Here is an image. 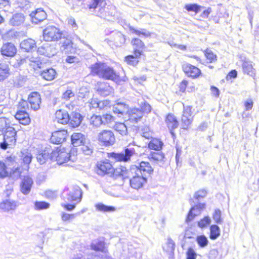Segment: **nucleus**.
<instances>
[{
    "instance_id": "nucleus-10",
    "label": "nucleus",
    "mask_w": 259,
    "mask_h": 259,
    "mask_svg": "<svg viewBox=\"0 0 259 259\" xmlns=\"http://www.w3.org/2000/svg\"><path fill=\"white\" fill-rule=\"evenodd\" d=\"M63 196L68 201H80L82 197V191L78 186H74L71 189H65L63 191Z\"/></svg>"
},
{
    "instance_id": "nucleus-1",
    "label": "nucleus",
    "mask_w": 259,
    "mask_h": 259,
    "mask_svg": "<svg viewBox=\"0 0 259 259\" xmlns=\"http://www.w3.org/2000/svg\"><path fill=\"white\" fill-rule=\"evenodd\" d=\"M92 72L106 79L114 81L117 84H121L127 80L126 76H120L113 68L101 62L96 63L91 66Z\"/></svg>"
},
{
    "instance_id": "nucleus-30",
    "label": "nucleus",
    "mask_w": 259,
    "mask_h": 259,
    "mask_svg": "<svg viewBox=\"0 0 259 259\" xmlns=\"http://www.w3.org/2000/svg\"><path fill=\"white\" fill-rule=\"evenodd\" d=\"M129 110L128 105L123 102H117L113 107V111L118 116L127 113Z\"/></svg>"
},
{
    "instance_id": "nucleus-12",
    "label": "nucleus",
    "mask_w": 259,
    "mask_h": 259,
    "mask_svg": "<svg viewBox=\"0 0 259 259\" xmlns=\"http://www.w3.org/2000/svg\"><path fill=\"white\" fill-rule=\"evenodd\" d=\"M106 3L104 0H91L88 5L89 9L96 15L101 17L104 16Z\"/></svg>"
},
{
    "instance_id": "nucleus-44",
    "label": "nucleus",
    "mask_w": 259,
    "mask_h": 259,
    "mask_svg": "<svg viewBox=\"0 0 259 259\" xmlns=\"http://www.w3.org/2000/svg\"><path fill=\"white\" fill-rule=\"evenodd\" d=\"M210 238L211 240H215L220 235V229L216 225H212L210 227Z\"/></svg>"
},
{
    "instance_id": "nucleus-29",
    "label": "nucleus",
    "mask_w": 259,
    "mask_h": 259,
    "mask_svg": "<svg viewBox=\"0 0 259 259\" xmlns=\"http://www.w3.org/2000/svg\"><path fill=\"white\" fill-rule=\"evenodd\" d=\"M20 46L22 50L27 52L34 51L36 48L35 41L31 38L23 40L20 43Z\"/></svg>"
},
{
    "instance_id": "nucleus-60",
    "label": "nucleus",
    "mask_w": 259,
    "mask_h": 259,
    "mask_svg": "<svg viewBox=\"0 0 259 259\" xmlns=\"http://www.w3.org/2000/svg\"><path fill=\"white\" fill-rule=\"evenodd\" d=\"M205 56L210 62H212L217 60V56L212 52L209 50H206L205 53Z\"/></svg>"
},
{
    "instance_id": "nucleus-54",
    "label": "nucleus",
    "mask_w": 259,
    "mask_h": 259,
    "mask_svg": "<svg viewBox=\"0 0 259 259\" xmlns=\"http://www.w3.org/2000/svg\"><path fill=\"white\" fill-rule=\"evenodd\" d=\"M32 155L28 151L22 152V158L23 162L26 164H29L32 160Z\"/></svg>"
},
{
    "instance_id": "nucleus-18",
    "label": "nucleus",
    "mask_w": 259,
    "mask_h": 259,
    "mask_svg": "<svg viewBox=\"0 0 259 259\" xmlns=\"http://www.w3.org/2000/svg\"><path fill=\"white\" fill-rule=\"evenodd\" d=\"M128 119L127 120L129 122L137 123L141 120L143 116L142 111L139 108H133L129 109L127 113Z\"/></svg>"
},
{
    "instance_id": "nucleus-48",
    "label": "nucleus",
    "mask_w": 259,
    "mask_h": 259,
    "mask_svg": "<svg viewBox=\"0 0 259 259\" xmlns=\"http://www.w3.org/2000/svg\"><path fill=\"white\" fill-rule=\"evenodd\" d=\"M103 119L101 116L94 115L90 118V123L93 125L98 127L103 123Z\"/></svg>"
},
{
    "instance_id": "nucleus-16",
    "label": "nucleus",
    "mask_w": 259,
    "mask_h": 259,
    "mask_svg": "<svg viewBox=\"0 0 259 259\" xmlns=\"http://www.w3.org/2000/svg\"><path fill=\"white\" fill-rule=\"evenodd\" d=\"M205 206L204 203H199L192 206L188 214L186 220V222L192 221L196 216L200 214L201 211L205 208Z\"/></svg>"
},
{
    "instance_id": "nucleus-31",
    "label": "nucleus",
    "mask_w": 259,
    "mask_h": 259,
    "mask_svg": "<svg viewBox=\"0 0 259 259\" xmlns=\"http://www.w3.org/2000/svg\"><path fill=\"white\" fill-rule=\"evenodd\" d=\"M132 44L134 48L135 56L137 57H139L145 48L144 42L139 38H135L132 39Z\"/></svg>"
},
{
    "instance_id": "nucleus-15",
    "label": "nucleus",
    "mask_w": 259,
    "mask_h": 259,
    "mask_svg": "<svg viewBox=\"0 0 259 259\" xmlns=\"http://www.w3.org/2000/svg\"><path fill=\"white\" fill-rule=\"evenodd\" d=\"M53 152L50 145L46 146L44 149H41L36 155L37 161L40 164L45 163L49 159H51L50 156Z\"/></svg>"
},
{
    "instance_id": "nucleus-46",
    "label": "nucleus",
    "mask_w": 259,
    "mask_h": 259,
    "mask_svg": "<svg viewBox=\"0 0 259 259\" xmlns=\"http://www.w3.org/2000/svg\"><path fill=\"white\" fill-rule=\"evenodd\" d=\"M8 119L4 117L0 118V131L3 132L5 131L4 133H6L8 131V128H11L16 131L15 128L12 126H10L9 123L8 122Z\"/></svg>"
},
{
    "instance_id": "nucleus-23",
    "label": "nucleus",
    "mask_w": 259,
    "mask_h": 259,
    "mask_svg": "<svg viewBox=\"0 0 259 259\" xmlns=\"http://www.w3.org/2000/svg\"><path fill=\"white\" fill-rule=\"evenodd\" d=\"M182 68L187 76L193 78L198 77L200 73L199 68L188 63H184Z\"/></svg>"
},
{
    "instance_id": "nucleus-14",
    "label": "nucleus",
    "mask_w": 259,
    "mask_h": 259,
    "mask_svg": "<svg viewBox=\"0 0 259 259\" xmlns=\"http://www.w3.org/2000/svg\"><path fill=\"white\" fill-rule=\"evenodd\" d=\"M37 52L40 55L51 57L57 54V49L56 45L46 42L38 48Z\"/></svg>"
},
{
    "instance_id": "nucleus-59",
    "label": "nucleus",
    "mask_w": 259,
    "mask_h": 259,
    "mask_svg": "<svg viewBox=\"0 0 259 259\" xmlns=\"http://www.w3.org/2000/svg\"><path fill=\"white\" fill-rule=\"evenodd\" d=\"M74 93L70 88H67V90L63 94L62 98L65 100H68L74 97Z\"/></svg>"
},
{
    "instance_id": "nucleus-8",
    "label": "nucleus",
    "mask_w": 259,
    "mask_h": 259,
    "mask_svg": "<svg viewBox=\"0 0 259 259\" xmlns=\"http://www.w3.org/2000/svg\"><path fill=\"white\" fill-rule=\"evenodd\" d=\"M130 145L124 149L120 153L112 152L109 154V157L117 161L127 162L131 159V157L135 154L134 148L130 147Z\"/></svg>"
},
{
    "instance_id": "nucleus-58",
    "label": "nucleus",
    "mask_w": 259,
    "mask_h": 259,
    "mask_svg": "<svg viewBox=\"0 0 259 259\" xmlns=\"http://www.w3.org/2000/svg\"><path fill=\"white\" fill-rule=\"evenodd\" d=\"M110 106V102L109 100L99 101L98 109L101 110H106Z\"/></svg>"
},
{
    "instance_id": "nucleus-3",
    "label": "nucleus",
    "mask_w": 259,
    "mask_h": 259,
    "mask_svg": "<svg viewBox=\"0 0 259 259\" xmlns=\"http://www.w3.org/2000/svg\"><path fill=\"white\" fill-rule=\"evenodd\" d=\"M124 170H119V171H123V176L125 179H128L133 174L146 176L147 178L153 172V168L148 162L141 161L139 165H133L127 168L125 166ZM119 171V170H118Z\"/></svg>"
},
{
    "instance_id": "nucleus-42",
    "label": "nucleus",
    "mask_w": 259,
    "mask_h": 259,
    "mask_svg": "<svg viewBox=\"0 0 259 259\" xmlns=\"http://www.w3.org/2000/svg\"><path fill=\"white\" fill-rule=\"evenodd\" d=\"M163 249L168 254H173L175 249L174 241L170 238H168L166 243L163 246Z\"/></svg>"
},
{
    "instance_id": "nucleus-6",
    "label": "nucleus",
    "mask_w": 259,
    "mask_h": 259,
    "mask_svg": "<svg viewBox=\"0 0 259 259\" xmlns=\"http://www.w3.org/2000/svg\"><path fill=\"white\" fill-rule=\"evenodd\" d=\"M17 132L11 128H8L6 133L0 135V148L6 150L15 145Z\"/></svg>"
},
{
    "instance_id": "nucleus-40",
    "label": "nucleus",
    "mask_w": 259,
    "mask_h": 259,
    "mask_svg": "<svg viewBox=\"0 0 259 259\" xmlns=\"http://www.w3.org/2000/svg\"><path fill=\"white\" fill-rule=\"evenodd\" d=\"M242 69L244 73L253 76L254 75L255 70L253 69L252 62L250 61L244 60L242 63Z\"/></svg>"
},
{
    "instance_id": "nucleus-39",
    "label": "nucleus",
    "mask_w": 259,
    "mask_h": 259,
    "mask_svg": "<svg viewBox=\"0 0 259 259\" xmlns=\"http://www.w3.org/2000/svg\"><path fill=\"white\" fill-rule=\"evenodd\" d=\"M113 41L115 45L117 47L121 46L125 41V35L120 32H115L112 34Z\"/></svg>"
},
{
    "instance_id": "nucleus-62",
    "label": "nucleus",
    "mask_w": 259,
    "mask_h": 259,
    "mask_svg": "<svg viewBox=\"0 0 259 259\" xmlns=\"http://www.w3.org/2000/svg\"><path fill=\"white\" fill-rule=\"evenodd\" d=\"M26 59H27V56L25 57H22L20 56H16V60H17V64H15L14 65L18 67L24 64L26 65Z\"/></svg>"
},
{
    "instance_id": "nucleus-55",
    "label": "nucleus",
    "mask_w": 259,
    "mask_h": 259,
    "mask_svg": "<svg viewBox=\"0 0 259 259\" xmlns=\"http://www.w3.org/2000/svg\"><path fill=\"white\" fill-rule=\"evenodd\" d=\"M130 29L131 31H132L133 33H135L136 35L140 36L141 34L146 36V37H149L151 35V33L147 31L146 29H143L141 30H136L133 27H130Z\"/></svg>"
},
{
    "instance_id": "nucleus-37",
    "label": "nucleus",
    "mask_w": 259,
    "mask_h": 259,
    "mask_svg": "<svg viewBox=\"0 0 259 259\" xmlns=\"http://www.w3.org/2000/svg\"><path fill=\"white\" fill-rule=\"evenodd\" d=\"M148 158L150 161L159 164V163H163L165 157L163 153L159 151H157L156 152H151L148 154Z\"/></svg>"
},
{
    "instance_id": "nucleus-22",
    "label": "nucleus",
    "mask_w": 259,
    "mask_h": 259,
    "mask_svg": "<svg viewBox=\"0 0 259 259\" xmlns=\"http://www.w3.org/2000/svg\"><path fill=\"white\" fill-rule=\"evenodd\" d=\"M165 123L170 131V133L172 136L174 137L175 136V134L174 130L177 128L179 125V122L177 120L176 116L172 114L169 113L167 116L165 120Z\"/></svg>"
},
{
    "instance_id": "nucleus-28",
    "label": "nucleus",
    "mask_w": 259,
    "mask_h": 259,
    "mask_svg": "<svg viewBox=\"0 0 259 259\" xmlns=\"http://www.w3.org/2000/svg\"><path fill=\"white\" fill-rule=\"evenodd\" d=\"M69 121L68 123L72 127H78L81 123L83 116L77 112L72 111L70 114H69Z\"/></svg>"
},
{
    "instance_id": "nucleus-36",
    "label": "nucleus",
    "mask_w": 259,
    "mask_h": 259,
    "mask_svg": "<svg viewBox=\"0 0 259 259\" xmlns=\"http://www.w3.org/2000/svg\"><path fill=\"white\" fill-rule=\"evenodd\" d=\"M27 65L30 66L34 70H36L38 68H41L42 62L40 60V58L37 56L28 55L27 56V59H26Z\"/></svg>"
},
{
    "instance_id": "nucleus-9",
    "label": "nucleus",
    "mask_w": 259,
    "mask_h": 259,
    "mask_svg": "<svg viewBox=\"0 0 259 259\" xmlns=\"http://www.w3.org/2000/svg\"><path fill=\"white\" fill-rule=\"evenodd\" d=\"M62 33L54 26H49L43 30V37L45 41H56L61 38Z\"/></svg>"
},
{
    "instance_id": "nucleus-7",
    "label": "nucleus",
    "mask_w": 259,
    "mask_h": 259,
    "mask_svg": "<svg viewBox=\"0 0 259 259\" xmlns=\"http://www.w3.org/2000/svg\"><path fill=\"white\" fill-rule=\"evenodd\" d=\"M21 172L20 167L14 166L13 168H10L4 162L0 161V178L10 177L13 179H17L20 177Z\"/></svg>"
},
{
    "instance_id": "nucleus-43",
    "label": "nucleus",
    "mask_w": 259,
    "mask_h": 259,
    "mask_svg": "<svg viewBox=\"0 0 259 259\" xmlns=\"http://www.w3.org/2000/svg\"><path fill=\"white\" fill-rule=\"evenodd\" d=\"M163 146V143L157 139H152L148 144V147L150 149L156 151H159L161 149Z\"/></svg>"
},
{
    "instance_id": "nucleus-11",
    "label": "nucleus",
    "mask_w": 259,
    "mask_h": 259,
    "mask_svg": "<svg viewBox=\"0 0 259 259\" xmlns=\"http://www.w3.org/2000/svg\"><path fill=\"white\" fill-rule=\"evenodd\" d=\"M99 141L106 146L113 145L115 142L113 133L109 130H103L98 136Z\"/></svg>"
},
{
    "instance_id": "nucleus-57",
    "label": "nucleus",
    "mask_w": 259,
    "mask_h": 259,
    "mask_svg": "<svg viewBox=\"0 0 259 259\" xmlns=\"http://www.w3.org/2000/svg\"><path fill=\"white\" fill-rule=\"evenodd\" d=\"M207 191L204 189H202L198 191L195 192L194 198L195 200L198 201L200 200L201 199L204 198L207 195Z\"/></svg>"
},
{
    "instance_id": "nucleus-51",
    "label": "nucleus",
    "mask_w": 259,
    "mask_h": 259,
    "mask_svg": "<svg viewBox=\"0 0 259 259\" xmlns=\"http://www.w3.org/2000/svg\"><path fill=\"white\" fill-rule=\"evenodd\" d=\"M49 207L50 204L45 201H36L34 203V208L36 210L45 209Z\"/></svg>"
},
{
    "instance_id": "nucleus-38",
    "label": "nucleus",
    "mask_w": 259,
    "mask_h": 259,
    "mask_svg": "<svg viewBox=\"0 0 259 259\" xmlns=\"http://www.w3.org/2000/svg\"><path fill=\"white\" fill-rule=\"evenodd\" d=\"M57 74L56 70L52 67L46 68L41 71L40 76L48 81H51L55 79Z\"/></svg>"
},
{
    "instance_id": "nucleus-52",
    "label": "nucleus",
    "mask_w": 259,
    "mask_h": 259,
    "mask_svg": "<svg viewBox=\"0 0 259 259\" xmlns=\"http://www.w3.org/2000/svg\"><path fill=\"white\" fill-rule=\"evenodd\" d=\"M137 57L134 55H128L125 57V61L127 64L132 66H136L139 62Z\"/></svg>"
},
{
    "instance_id": "nucleus-56",
    "label": "nucleus",
    "mask_w": 259,
    "mask_h": 259,
    "mask_svg": "<svg viewBox=\"0 0 259 259\" xmlns=\"http://www.w3.org/2000/svg\"><path fill=\"white\" fill-rule=\"evenodd\" d=\"M221 214V211L219 209H215L213 213L212 218L216 223L220 224L222 223Z\"/></svg>"
},
{
    "instance_id": "nucleus-61",
    "label": "nucleus",
    "mask_w": 259,
    "mask_h": 259,
    "mask_svg": "<svg viewBox=\"0 0 259 259\" xmlns=\"http://www.w3.org/2000/svg\"><path fill=\"white\" fill-rule=\"evenodd\" d=\"M140 109L142 111V114H144V113H149L151 111V107L148 103L144 102L141 103Z\"/></svg>"
},
{
    "instance_id": "nucleus-26",
    "label": "nucleus",
    "mask_w": 259,
    "mask_h": 259,
    "mask_svg": "<svg viewBox=\"0 0 259 259\" xmlns=\"http://www.w3.org/2000/svg\"><path fill=\"white\" fill-rule=\"evenodd\" d=\"M71 144L74 147L86 144L87 140L85 135L81 133H73L71 137Z\"/></svg>"
},
{
    "instance_id": "nucleus-32",
    "label": "nucleus",
    "mask_w": 259,
    "mask_h": 259,
    "mask_svg": "<svg viewBox=\"0 0 259 259\" xmlns=\"http://www.w3.org/2000/svg\"><path fill=\"white\" fill-rule=\"evenodd\" d=\"M56 119L58 123L61 124L68 123L69 121V114L67 111L60 109L56 112Z\"/></svg>"
},
{
    "instance_id": "nucleus-17",
    "label": "nucleus",
    "mask_w": 259,
    "mask_h": 259,
    "mask_svg": "<svg viewBox=\"0 0 259 259\" xmlns=\"http://www.w3.org/2000/svg\"><path fill=\"white\" fill-rule=\"evenodd\" d=\"M67 136L66 130H60L54 132L50 138L51 142L54 144H60L65 141Z\"/></svg>"
},
{
    "instance_id": "nucleus-47",
    "label": "nucleus",
    "mask_w": 259,
    "mask_h": 259,
    "mask_svg": "<svg viewBox=\"0 0 259 259\" xmlns=\"http://www.w3.org/2000/svg\"><path fill=\"white\" fill-rule=\"evenodd\" d=\"M81 150L84 154L91 155L93 152V147L90 142L87 141L86 144L81 145Z\"/></svg>"
},
{
    "instance_id": "nucleus-33",
    "label": "nucleus",
    "mask_w": 259,
    "mask_h": 259,
    "mask_svg": "<svg viewBox=\"0 0 259 259\" xmlns=\"http://www.w3.org/2000/svg\"><path fill=\"white\" fill-rule=\"evenodd\" d=\"M128 121H125L124 123L117 122L116 123L114 126V128L115 131L118 132L122 136H126L127 135L128 132H130V126H128Z\"/></svg>"
},
{
    "instance_id": "nucleus-45",
    "label": "nucleus",
    "mask_w": 259,
    "mask_h": 259,
    "mask_svg": "<svg viewBox=\"0 0 259 259\" xmlns=\"http://www.w3.org/2000/svg\"><path fill=\"white\" fill-rule=\"evenodd\" d=\"M9 74V68L6 64H0V81L4 80Z\"/></svg>"
},
{
    "instance_id": "nucleus-53",
    "label": "nucleus",
    "mask_w": 259,
    "mask_h": 259,
    "mask_svg": "<svg viewBox=\"0 0 259 259\" xmlns=\"http://www.w3.org/2000/svg\"><path fill=\"white\" fill-rule=\"evenodd\" d=\"M211 223V220L208 216L205 217L198 222V226L199 228H203L209 225Z\"/></svg>"
},
{
    "instance_id": "nucleus-64",
    "label": "nucleus",
    "mask_w": 259,
    "mask_h": 259,
    "mask_svg": "<svg viewBox=\"0 0 259 259\" xmlns=\"http://www.w3.org/2000/svg\"><path fill=\"white\" fill-rule=\"evenodd\" d=\"M196 254L192 248H189L187 251V259H196Z\"/></svg>"
},
{
    "instance_id": "nucleus-4",
    "label": "nucleus",
    "mask_w": 259,
    "mask_h": 259,
    "mask_svg": "<svg viewBox=\"0 0 259 259\" xmlns=\"http://www.w3.org/2000/svg\"><path fill=\"white\" fill-rule=\"evenodd\" d=\"M51 160L56 161L59 165L66 163L69 161L73 162L75 156H72L70 150L64 147L57 148L56 150H53L50 156Z\"/></svg>"
},
{
    "instance_id": "nucleus-20",
    "label": "nucleus",
    "mask_w": 259,
    "mask_h": 259,
    "mask_svg": "<svg viewBox=\"0 0 259 259\" xmlns=\"http://www.w3.org/2000/svg\"><path fill=\"white\" fill-rule=\"evenodd\" d=\"M33 184V180L29 176H24L20 183V191L24 195H28Z\"/></svg>"
},
{
    "instance_id": "nucleus-19",
    "label": "nucleus",
    "mask_w": 259,
    "mask_h": 259,
    "mask_svg": "<svg viewBox=\"0 0 259 259\" xmlns=\"http://www.w3.org/2000/svg\"><path fill=\"white\" fill-rule=\"evenodd\" d=\"M1 53L3 56L11 57L16 55L17 49L13 43L6 42L2 46Z\"/></svg>"
},
{
    "instance_id": "nucleus-25",
    "label": "nucleus",
    "mask_w": 259,
    "mask_h": 259,
    "mask_svg": "<svg viewBox=\"0 0 259 259\" xmlns=\"http://www.w3.org/2000/svg\"><path fill=\"white\" fill-rule=\"evenodd\" d=\"M28 100L31 108L34 110H37L40 108L41 98L38 93L36 92L31 93L29 96Z\"/></svg>"
},
{
    "instance_id": "nucleus-13",
    "label": "nucleus",
    "mask_w": 259,
    "mask_h": 259,
    "mask_svg": "<svg viewBox=\"0 0 259 259\" xmlns=\"http://www.w3.org/2000/svg\"><path fill=\"white\" fill-rule=\"evenodd\" d=\"M147 183V178L146 176L141 174H133L132 178L130 180L131 187L136 190L142 188Z\"/></svg>"
},
{
    "instance_id": "nucleus-5",
    "label": "nucleus",
    "mask_w": 259,
    "mask_h": 259,
    "mask_svg": "<svg viewBox=\"0 0 259 259\" xmlns=\"http://www.w3.org/2000/svg\"><path fill=\"white\" fill-rule=\"evenodd\" d=\"M91 247L97 252L94 254L96 259H110L111 257L107 249L105 247V243L103 240L98 239L92 241Z\"/></svg>"
},
{
    "instance_id": "nucleus-63",
    "label": "nucleus",
    "mask_w": 259,
    "mask_h": 259,
    "mask_svg": "<svg viewBox=\"0 0 259 259\" xmlns=\"http://www.w3.org/2000/svg\"><path fill=\"white\" fill-rule=\"evenodd\" d=\"M192 118V116H190L183 114L182 117V122L184 124V125L188 126L191 123Z\"/></svg>"
},
{
    "instance_id": "nucleus-24",
    "label": "nucleus",
    "mask_w": 259,
    "mask_h": 259,
    "mask_svg": "<svg viewBox=\"0 0 259 259\" xmlns=\"http://www.w3.org/2000/svg\"><path fill=\"white\" fill-rule=\"evenodd\" d=\"M33 23L37 24L45 20L47 18V14L41 8L37 9L30 14Z\"/></svg>"
},
{
    "instance_id": "nucleus-41",
    "label": "nucleus",
    "mask_w": 259,
    "mask_h": 259,
    "mask_svg": "<svg viewBox=\"0 0 259 259\" xmlns=\"http://www.w3.org/2000/svg\"><path fill=\"white\" fill-rule=\"evenodd\" d=\"M95 207L97 211L102 212H113L116 210L114 206L106 205L102 203L96 204Z\"/></svg>"
},
{
    "instance_id": "nucleus-34",
    "label": "nucleus",
    "mask_w": 259,
    "mask_h": 259,
    "mask_svg": "<svg viewBox=\"0 0 259 259\" xmlns=\"http://www.w3.org/2000/svg\"><path fill=\"white\" fill-rule=\"evenodd\" d=\"M25 16L22 13L13 14L9 20L10 25L13 26H19L23 24L25 21Z\"/></svg>"
},
{
    "instance_id": "nucleus-35",
    "label": "nucleus",
    "mask_w": 259,
    "mask_h": 259,
    "mask_svg": "<svg viewBox=\"0 0 259 259\" xmlns=\"http://www.w3.org/2000/svg\"><path fill=\"white\" fill-rule=\"evenodd\" d=\"M16 119L19 120L20 123L23 125H28L30 122V118L28 113L24 110H19L17 112L15 116Z\"/></svg>"
},
{
    "instance_id": "nucleus-49",
    "label": "nucleus",
    "mask_w": 259,
    "mask_h": 259,
    "mask_svg": "<svg viewBox=\"0 0 259 259\" xmlns=\"http://www.w3.org/2000/svg\"><path fill=\"white\" fill-rule=\"evenodd\" d=\"M196 241L200 247H206L208 243V240L204 235L198 236L196 238Z\"/></svg>"
},
{
    "instance_id": "nucleus-50",
    "label": "nucleus",
    "mask_w": 259,
    "mask_h": 259,
    "mask_svg": "<svg viewBox=\"0 0 259 259\" xmlns=\"http://www.w3.org/2000/svg\"><path fill=\"white\" fill-rule=\"evenodd\" d=\"M201 8V6L196 4H187L185 6V9L189 12H194L198 13Z\"/></svg>"
},
{
    "instance_id": "nucleus-27",
    "label": "nucleus",
    "mask_w": 259,
    "mask_h": 259,
    "mask_svg": "<svg viewBox=\"0 0 259 259\" xmlns=\"http://www.w3.org/2000/svg\"><path fill=\"white\" fill-rule=\"evenodd\" d=\"M113 89L107 83L100 82L98 84L97 92L103 97H106L113 92Z\"/></svg>"
},
{
    "instance_id": "nucleus-21",
    "label": "nucleus",
    "mask_w": 259,
    "mask_h": 259,
    "mask_svg": "<svg viewBox=\"0 0 259 259\" xmlns=\"http://www.w3.org/2000/svg\"><path fill=\"white\" fill-rule=\"evenodd\" d=\"M19 206L17 201L7 199L0 203V209L4 212H12Z\"/></svg>"
},
{
    "instance_id": "nucleus-2",
    "label": "nucleus",
    "mask_w": 259,
    "mask_h": 259,
    "mask_svg": "<svg viewBox=\"0 0 259 259\" xmlns=\"http://www.w3.org/2000/svg\"><path fill=\"white\" fill-rule=\"evenodd\" d=\"M125 166L121 165L120 167L114 169L112 164L108 161L98 162L97 164L96 172L98 175L104 176L108 175L114 179H120L122 181L125 180L123 176V171H119L118 170H124Z\"/></svg>"
}]
</instances>
